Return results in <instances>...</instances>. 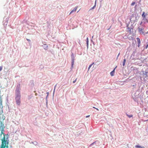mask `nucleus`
I'll list each match as a JSON object with an SVG mask.
<instances>
[{"label":"nucleus","instance_id":"obj_1","mask_svg":"<svg viewBox=\"0 0 148 148\" xmlns=\"http://www.w3.org/2000/svg\"><path fill=\"white\" fill-rule=\"evenodd\" d=\"M1 133L0 136H1L2 134L3 137L1 139V148H8V144L9 143L8 136V134H5L4 133V130H0Z\"/></svg>","mask_w":148,"mask_h":148},{"label":"nucleus","instance_id":"obj_2","mask_svg":"<svg viewBox=\"0 0 148 148\" xmlns=\"http://www.w3.org/2000/svg\"><path fill=\"white\" fill-rule=\"evenodd\" d=\"M15 94H16V97H15V100L16 103L17 105L19 106L21 103V95L20 94V91L18 88L16 89L15 90Z\"/></svg>","mask_w":148,"mask_h":148},{"label":"nucleus","instance_id":"obj_3","mask_svg":"<svg viewBox=\"0 0 148 148\" xmlns=\"http://www.w3.org/2000/svg\"><path fill=\"white\" fill-rule=\"evenodd\" d=\"M0 123V131L4 130L5 126L3 123L1 121Z\"/></svg>","mask_w":148,"mask_h":148},{"label":"nucleus","instance_id":"obj_4","mask_svg":"<svg viewBox=\"0 0 148 148\" xmlns=\"http://www.w3.org/2000/svg\"><path fill=\"white\" fill-rule=\"evenodd\" d=\"M138 30L139 32L141 34H143L144 35H145V33L143 31L142 28H140V27L138 28Z\"/></svg>","mask_w":148,"mask_h":148},{"label":"nucleus","instance_id":"obj_5","mask_svg":"<svg viewBox=\"0 0 148 148\" xmlns=\"http://www.w3.org/2000/svg\"><path fill=\"white\" fill-rule=\"evenodd\" d=\"M116 66L115 67V68L114 69V70L112 71H111L110 73V74L111 75V76H113L114 75V70H115V68L116 67Z\"/></svg>","mask_w":148,"mask_h":148},{"label":"nucleus","instance_id":"obj_6","mask_svg":"<svg viewBox=\"0 0 148 148\" xmlns=\"http://www.w3.org/2000/svg\"><path fill=\"white\" fill-rule=\"evenodd\" d=\"M77 6L75 7V8H74L73 10L71 11V12L70 14H71L72 13H73V12H75L76 11L77 9Z\"/></svg>","mask_w":148,"mask_h":148},{"label":"nucleus","instance_id":"obj_7","mask_svg":"<svg viewBox=\"0 0 148 148\" xmlns=\"http://www.w3.org/2000/svg\"><path fill=\"white\" fill-rule=\"evenodd\" d=\"M136 39L137 40V42L138 44V47H139V46L140 44V39L138 38H136Z\"/></svg>","mask_w":148,"mask_h":148},{"label":"nucleus","instance_id":"obj_8","mask_svg":"<svg viewBox=\"0 0 148 148\" xmlns=\"http://www.w3.org/2000/svg\"><path fill=\"white\" fill-rule=\"evenodd\" d=\"M145 12H143L142 15V17L143 18V19L145 18Z\"/></svg>","mask_w":148,"mask_h":148},{"label":"nucleus","instance_id":"obj_9","mask_svg":"<svg viewBox=\"0 0 148 148\" xmlns=\"http://www.w3.org/2000/svg\"><path fill=\"white\" fill-rule=\"evenodd\" d=\"M146 77L148 76V69L146 71L145 73V74Z\"/></svg>","mask_w":148,"mask_h":148},{"label":"nucleus","instance_id":"obj_10","mask_svg":"<svg viewBox=\"0 0 148 148\" xmlns=\"http://www.w3.org/2000/svg\"><path fill=\"white\" fill-rule=\"evenodd\" d=\"M135 147L136 148H141V147H142L140 146H139V145H136L135 146Z\"/></svg>","mask_w":148,"mask_h":148},{"label":"nucleus","instance_id":"obj_11","mask_svg":"<svg viewBox=\"0 0 148 148\" xmlns=\"http://www.w3.org/2000/svg\"><path fill=\"white\" fill-rule=\"evenodd\" d=\"M136 3V2H132L131 4V5L132 6H133L134 5V4Z\"/></svg>","mask_w":148,"mask_h":148},{"label":"nucleus","instance_id":"obj_12","mask_svg":"<svg viewBox=\"0 0 148 148\" xmlns=\"http://www.w3.org/2000/svg\"><path fill=\"white\" fill-rule=\"evenodd\" d=\"M0 103L1 105H2V101L1 97H0Z\"/></svg>","mask_w":148,"mask_h":148},{"label":"nucleus","instance_id":"obj_13","mask_svg":"<svg viewBox=\"0 0 148 148\" xmlns=\"http://www.w3.org/2000/svg\"><path fill=\"white\" fill-rule=\"evenodd\" d=\"M127 115L130 118L132 117L133 116L132 115H128V114H127Z\"/></svg>","mask_w":148,"mask_h":148},{"label":"nucleus","instance_id":"obj_14","mask_svg":"<svg viewBox=\"0 0 148 148\" xmlns=\"http://www.w3.org/2000/svg\"><path fill=\"white\" fill-rule=\"evenodd\" d=\"M126 62V60L125 59H124L123 60V65H125V63Z\"/></svg>","mask_w":148,"mask_h":148},{"label":"nucleus","instance_id":"obj_15","mask_svg":"<svg viewBox=\"0 0 148 148\" xmlns=\"http://www.w3.org/2000/svg\"><path fill=\"white\" fill-rule=\"evenodd\" d=\"M88 38L87 37L86 38V43L88 45Z\"/></svg>","mask_w":148,"mask_h":148},{"label":"nucleus","instance_id":"obj_16","mask_svg":"<svg viewBox=\"0 0 148 148\" xmlns=\"http://www.w3.org/2000/svg\"><path fill=\"white\" fill-rule=\"evenodd\" d=\"M96 6V4H95V5H94V6L92 7V8L91 9L92 10V9H94Z\"/></svg>","mask_w":148,"mask_h":148},{"label":"nucleus","instance_id":"obj_17","mask_svg":"<svg viewBox=\"0 0 148 148\" xmlns=\"http://www.w3.org/2000/svg\"><path fill=\"white\" fill-rule=\"evenodd\" d=\"M2 66H1L0 67V71L2 70Z\"/></svg>","mask_w":148,"mask_h":148},{"label":"nucleus","instance_id":"obj_18","mask_svg":"<svg viewBox=\"0 0 148 148\" xmlns=\"http://www.w3.org/2000/svg\"><path fill=\"white\" fill-rule=\"evenodd\" d=\"M74 60H72V65H73L74 64Z\"/></svg>","mask_w":148,"mask_h":148},{"label":"nucleus","instance_id":"obj_19","mask_svg":"<svg viewBox=\"0 0 148 148\" xmlns=\"http://www.w3.org/2000/svg\"><path fill=\"white\" fill-rule=\"evenodd\" d=\"M76 80H77V79H76L75 81H73V83H74L76 81Z\"/></svg>","mask_w":148,"mask_h":148},{"label":"nucleus","instance_id":"obj_20","mask_svg":"<svg viewBox=\"0 0 148 148\" xmlns=\"http://www.w3.org/2000/svg\"><path fill=\"white\" fill-rule=\"evenodd\" d=\"M92 65H89V66L88 67V69L90 68V67H91Z\"/></svg>","mask_w":148,"mask_h":148},{"label":"nucleus","instance_id":"obj_21","mask_svg":"<svg viewBox=\"0 0 148 148\" xmlns=\"http://www.w3.org/2000/svg\"><path fill=\"white\" fill-rule=\"evenodd\" d=\"M145 33V34H148V31H147V32H146V33Z\"/></svg>","mask_w":148,"mask_h":148},{"label":"nucleus","instance_id":"obj_22","mask_svg":"<svg viewBox=\"0 0 148 148\" xmlns=\"http://www.w3.org/2000/svg\"><path fill=\"white\" fill-rule=\"evenodd\" d=\"M90 116V115H88V116H86V117L87 118V117H89Z\"/></svg>","mask_w":148,"mask_h":148},{"label":"nucleus","instance_id":"obj_23","mask_svg":"<svg viewBox=\"0 0 148 148\" xmlns=\"http://www.w3.org/2000/svg\"><path fill=\"white\" fill-rule=\"evenodd\" d=\"M120 53H119V54H118V56H117V57L119 56L120 55Z\"/></svg>","mask_w":148,"mask_h":148},{"label":"nucleus","instance_id":"obj_24","mask_svg":"<svg viewBox=\"0 0 148 148\" xmlns=\"http://www.w3.org/2000/svg\"><path fill=\"white\" fill-rule=\"evenodd\" d=\"M95 109L96 110H99V109L98 108H95Z\"/></svg>","mask_w":148,"mask_h":148},{"label":"nucleus","instance_id":"obj_25","mask_svg":"<svg viewBox=\"0 0 148 148\" xmlns=\"http://www.w3.org/2000/svg\"><path fill=\"white\" fill-rule=\"evenodd\" d=\"M96 1H97L96 0L95 1V4H96Z\"/></svg>","mask_w":148,"mask_h":148},{"label":"nucleus","instance_id":"obj_26","mask_svg":"<svg viewBox=\"0 0 148 148\" xmlns=\"http://www.w3.org/2000/svg\"><path fill=\"white\" fill-rule=\"evenodd\" d=\"M93 108H95H95H95V107H93Z\"/></svg>","mask_w":148,"mask_h":148},{"label":"nucleus","instance_id":"obj_27","mask_svg":"<svg viewBox=\"0 0 148 148\" xmlns=\"http://www.w3.org/2000/svg\"><path fill=\"white\" fill-rule=\"evenodd\" d=\"M94 64V63H93L91 65H93V64Z\"/></svg>","mask_w":148,"mask_h":148},{"label":"nucleus","instance_id":"obj_28","mask_svg":"<svg viewBox=\"0 0 148 148\" xmlns=\"http://www.w3.org/2000/svg\"><path fill=\"white\" fill-rule=\"evenodd\" d=\"M27 40L28 41H29V39H27Z\"/></svg>","mask_w":148,"mask_h":148},{"label":"nucleus","instance_id":"obj_29","mask_svg":"<svg viewBox=\"0 0 148 148\" xmlns=\"http://www.w3.org/2000/svg\"><path fill=\"white\" fill-rule=\"evenodd\" d=\"M147 21V22L148 23V21Z\"/></svg>","mask_w":148,"mask_h":148}]
</instances>
